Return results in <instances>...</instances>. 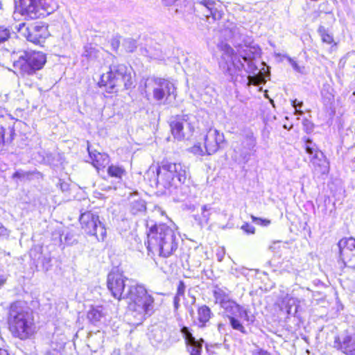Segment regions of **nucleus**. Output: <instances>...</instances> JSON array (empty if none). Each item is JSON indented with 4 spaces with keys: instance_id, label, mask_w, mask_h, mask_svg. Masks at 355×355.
<instances>
[{
    "instance_id": "52",
    "label": "nucleus",
    "mask_w": 355,
    "mask_h": 355,
    "mask_svg": "<svg viewBox=\"0 0 355 355\" xmlns=\"http://www.w3.org/2000/svg\"><path fill=\"white\" fill-rule=\"evenodd\" d=\"M6 275L3 272H0V288L6 284Z\"/></svg>"
},
{
    "instance_id": "53",
    "label": "nucleus",
    "mask_w": 355,
    "mask_h": 355,
    "mask_svg": "<svg viewBox=\"0 0 355 355\" xmlns=\"http://www.w3.org/2000/svg\"><path fill=\"white\" fill-rule=\"evenodd\" d=\"M303 125L306 127L307 129L312 130L313 128V123L308 119L303 120Z\"/></svg>"
},
{
    "instance_id": "26",
    "label": "nucleus",
    "mask_w": 355,
    "mask_h": 355,
    "mask_svg": "<svg viewBox=\"0 0 355 355\" xmlns=\"http://www.w3.org/2000/svg\"><path fill=\"white\" fill-rule=\"evenodd\" d=\"M129 209L132 215L141 216L146 211V201L140 198L132 199L130 202Z\"/></svg>"
},
{
    "instance_id": "30",
    "label": "nucleus",
    "mask_w": 355,
    "mask_h": 355,
    "mask_svg": "<svg viewBox=\"0 0 355 355\" xmlns=\"http://www.w3.org/2000/svg\"><path fill=\"white\" fill-rule=\"evenodd\" d=\"M241 26H237L233 23H229L223 30L224 34L227 39H233L239 37L242 35Z\"/></svg>"
},
{
    "instance_id": "55",
    "label": "nucleus",
    "mask_w": 355,
    "mask_h": 355,
    "mask_svg": "<svg viewBox=\"0 0 355 355\" xmlns=\"http://www.w3.org/2000/svg\"><path fill=\"white\" fill-rule=\"evenodd\" d=\"M44 355H59V352L58 350L53 349H49V350H47L46 352H45V354Z\"/></svg>"
},
{
    "instance_id": "12",
    "label": "nucleus",
    "mask_w": 355,
    "mask_h": 355,
    "mask_svg": "<svg viewBox=\"0 0 355 355\" xmlns=\"http://www.w3.org/2000/svg\"><path fill=\"white\" fill-rule=\"evenodd\" d=\"M304 149L309 155L314 175L318 177L327 175L329 171V163L324 153L310 138L304 137Z\"/></svg>"
},
{
    "instance_id": "5",
    "label": "nucleus",
    "mask_w": 355,
    "mask_h": 355,
    "mask_svg": "<svg viewBox=\"0 0 355 355\" xmlns=\"http://www.w3.org/2000/svg\"><path fill=\"white\" fill-rule=\"evenodd\" d=\"M126 297L130 301V311L137 323H141L155 312V298L144 284L137 282L135 286L131 287Z\"/></svg>"
},
{
    "instance_id": "58",
    "label": "nucleus",
    "mask_w": 355,
    "mask_h": 355,
    "mask_svg": "<svg viewBox=\"0 0 355 355\" xmlns=\"http://www.w3.org/2000/svg\"><path fill=\"white\" fill-rule=\"evenodd\" d=\"M233 227V225L228 223L227 225L222 227V229L225 230L226 228L231 229Z\"/></svg>"
},
{
    "instance_id": "20",
    "label": "nucleus",
    "mask_w": 355,
    "mask_h": 355,
    "mask_svg": "<svg viewBox=\"0 0 355 355\" xmlns=\"http://www.w3.org/2000/svg\"><path fill=\"white\" fill-rule=\"evenodd\" d=\"M147 336L153 345L161 343L167 336V334L161 325L153 324L148 327Z\"/></svg>"
},
{
    "instance_id": "17",
    "label": "nucleus",
    "mask_w": 355,
    "mask_h": 355,
    "mask_svg": "<svg viewBox=\"0 0 355 355\" xmlns=\"http://www.w3.org/2000/svg\"><path fill=\"white\" fill-rule=\"evenodd\" d=\"M224 141L225 137L223 133L216 129L210 128L205 136V153L207 155L215 153Z\"/></svg>"
},
{
    "instance_id": "47",
    "label": "nucleus",
    "mask_w": 355,
    "mask_h": 355,
    "mask_svg": "<svg viewBox=\"0 0 355 355\" xmlns=\"http://www.w3.org/2000/svg\"><path fill=\"white\" fill-rule=\"evenodd\" d=\"M192 153L198 155H204L205 154L200 144H196L192 147Z\"/></svg>"
},
{
    "instance_id": "7",
    "label": "nucleus",
    "mask_w": 355,
    "mask_h": 355,
    "mask_svg": "<svg viewBox=\"0 0 355 355\" xmlns=\"http://www.w3.org/2000/svg\"><path fill=\"white\" fill-rule=\"evenodd\" d=\"M13 67L19 71L22 76H31L42 69L46 62L44 53L35 51H22L13 53Z\"/></svg>"
},
{
    "instance_id": "41",
    "label": "nucleus",
    "mask_w": 355,
    "mask_h": 355,
    "mask_svg": "<svg viewBox=\"0 0 355 355\" xmlns=\"http://www.w3.org/2000/svg\"><path fill=\"white\" fill-rule=\"evenodd\" d=\"M186 290V285L182 280L179 281L175 295L184 297Z\"/></svg>"
},
{
    "instance_id": "16",
    "label": "nucleus",
    "mask_w": 355,
    "mask_h": 355,
    "mask_svg": "<svg viewBox=\"0 0 355 355\" xmlns=\"http://www.w3.org/2000/svg\"><path fill=\"white\" fill-rule=\"evenodd\" d=\"M180 332L185 340L189 355H202L204 340L202 338L196 339L193 336L191 329L188 327H182L180 329Z\"/></svg>"
},
{
    "instance_id": "48",
    "label": "nucleus",
    "mask_w": 355,
    "mask_h": 355,
    "mask_svg": "<svg viewBox=\"0 0 355 355\" xmlns=\"http://www.w3.org/2000/svg\"><path fill=\"white\" fill-rule=\"evenodd\" d=\"M5 128L0 126V148H2L5 143Z\"/></svg>"
},
{
    "instance_id": "51",
    "label": "nucleus",
    "mask_w": 355,
    "mask_h": 355,
    "mask_svg": "<svg viewBox=\"0 0 355 355\" xmlns=\"http://www.w3.org/2000/svg\"><path fill=\"white\" fill-rule=\"evenodd\" d=\"M181 297L175 295L173 297V306L175 310H178L180 307Z\"/></svg>"
},
{
    "instance_id": "50",
    "label": "nucleus",
    "mask_w": 355,
    "mask_h": 355,
    "mask_svg": "<svg viewBox=\"0 0 355 355\" xmlns=\"http://www.w3.org/2000/svg\"><path fill=\"white\" fill-rule=\"evenodd\" d=\"M252 355H270L266 350L263 349H257L252 351Z\"/></svg>"
},
{
    "instance_id": "11",
    "label": "nucleus",
    "mask_w": 355,
    "mask_h": 355,
    "mask_svg": "<svg viewBox=\"0 0 355 355\" xmlns=\"http://www.w3.org/2000/svg\"><path fill=\"white\" fill-rule=\"evenodd\" d=\"M137 282L130 279L123 275L117 272H110L107 277V286L112 295L119 300H127L132 286H135Z\"/></svg>"
},
{
    "instance_id": "64",
    "label": "nucleus",
    "mask_w": 355,
    "mask_h": 355,
    "mask_svg": "<svg viewBox=\"0 0 355 355\" xmlns=\"http://www.w3.org/2000/svg\"><path fill=\"white\" fill-rule=\"evenodd\" d=\"M272 270L273 272H276L277 270L276 268H272Z\"/></svg>"
},
{
    "instance_id": "39",
    "label": "nucleus",
    "mask_w": 355,
    "mask_h": 355,
    "mask_svg": "<svg viewBox=\"0 0 355 355\" xmlns=\"http://www.w3.org/2000/svg\"><path fill=\"white\" fill-rule=\"evenodd\" d=\"M292 106L295 108V114L296 115H302L304 114L303 111L300 110V108L303 105L302 101H299L297 99H294L291 102Z\"/></svg>"
},
{
    "instance_id": "14",
    "label": "nucleus",
    "mask_w": 355,
    "mask_h": 355,
    "mask_svg": "<svg viewBox=\"0 0 355 355\" xmlns=\"http://www.w3.org/2000/svg\"><path fill=\"white\" fill-rule=\"evenodd\" d=\"M196 9L202 12L209 23L221 19L223 12L219 1L214 0H202L196 3Z\"/></svg>"
},
{
    "instance_id": "45",
    "label": "nucleus",
    "mask_w": 355,
    "mask_h": 355,
    "mask_svg": "<svg viewBox=\"0 0 355 355\" xmlns=\"http://www.w3.org/2000/svg\"><path fill=\"white\" fill-rule=\"evenodd\" d=\"M64 241L67 245H73L75 243H77L76 239L73 238V234L71 232H68L64 236Z\"/></svg>"
},
{
    "instance_id": "6",
    "label": "nucleus",
    "mask_w": 355,
    "mask_h": 355,
    "mask_svg": "<svg viewBox=\"0 0 355 355\" xmlns=\"http://www.w3.org/2000/svg\"><path fill=\"white\" fill-rule=\"evenodd\" d=\"M133 82L130 70L123 64H112L110 70L101 76L98 85L100 87H105L108 93L116 92L120 87L129 89Z\"/></svg>"
},
{
    "instance_id": "46",
    "label": "nucleus",
    "mask_w": 355,
    "mask_h": 355,
    "mask_svg": "<svg viewBox=\"0 0 355 355\" xmlns=\"http://www.w3.org/2000/svg\"><path fill=\"white\" fill-rule=\"evenodd\" d=\"M51 258L50 257L43 256L42 257L41 262L42 263L43 268L46 270H48L49 267L51 266Z\"/></svg>"
},
{
    "instance_id": "24",
    "label": "nucleus",
    "mask_w": 355,
    "mask_h": 355,
    "mask_svg": "<svg viewBox=\"0 0 355 355\" xmlns=\"http://www.w3.org/2000/svg\"><path fill=\"white\" fill-rule=\"evenodd\" d=\"M340 255L347 257L350 252H355V239L353 237L340 239L336 245Z\"/></svg>"
},
{
    "instance_id": "61",
    "label": "nucleus",
    "mask_w": 355,
    "mask_h": 355,
    "mask_svg": "<svg viewBox=\"0 0 355 355\" xmlns=\"http://www.w3.org/2000/svg\"><path fill=\"white\" fill-rule=\"evenodd\" d=\"M354 98H355V91L352 93V94L351 96V98H352L353 101H355Z\"/></svg>"
},
{
    "instance_id": "34",
    "label": "nucleus",
    "mask_w": 355,
    "mask_h": 355,
    "mask_svg": "<svg viewBox=\"0 0 355 355\" xmlns=\"http://www.w3.org/2000/svg\"><path fill=\"white\" fill-rule=\"evenodd\" d=\"M318 33L320 34L322 41L324 43H327L328 44H331L334 42V37L331 35H330L326 28L323 26H320L318 30Z\"/></svg>"
},
{
    "instance_id": "21",
    "label": "nucleus",
    "mask_w": 355,
    "mask_h": 355,
    "mask_svg": "<svg viewBox=\"0 0 355 355\" xmlns=\"http://www.w3.org/2000/svg\"><path fill=\"white\" fill-rule=\"evenodd\" d=\"M87 150L92 164L97 170L105 167L109 164L110 158L107 154L98 152L96 150H92L89 146H87Z\"/></svg>"
},
{
    "instance_id": "25",
    "label": "nucleus",
    "mask_w": 355,
    "mask_h": 355,
    "mask_svg": "<svg viewBox=\"0 0 355 355\" xmlns=\"http://www.w3.org/2000/svg\"><path fill=\"white\" fill-rule=\"evenodd\" d=\"M211 207L210 205H204L201 207L200 215L196 214L193 216L195 221L200 227V228L204 227L209 223L211 216Z\"/></svg>"
},
{
    "instance_id": "33",
    "label": "nucleus",
    "mask_w": 355,
    "mask_h": 355,
    "mask_svg": "<svg viewBox=\"0 0 355 355\" xmlns=\"http://www.w3.org/2000/svg\"><path fill=\"white\" fill-rule=\"evenodd\" d=\"M347 254V257L339 254V259L342 261L345 267L355 270V252H350Z\"/></svg>"
},
{
    "instance_id": "28",
    "label": "nucleus",
    "mask_w": 355,
    "mask_h": 355,
    "mask_svg": "<svg viewBox=\"0 0 355 355\" xmlns=\"http://www.w3.org/2000/svg\"><path fill=\"white\" fill-rule=\"evenodd\" d=\"M187 137L191 136L195 129V117L191 114L179 115Z\"/></svg>"
},
{
    "instance_id": "3",
    "label": "nucleus",
    "mask_w": 355,
    "mask_h": 355,
    "mask_svg": "<svg viewBox=\"0 0 355 355\" xmlns=\"http://www.w3.org/2000/svg\"><path fill=\"white\" fill-rule=\"evenodd\" d=\"M148 231V252L158 254L163 257H168L178 249L179 235L175 225L169 221L166 223H146Z\"/></svg>"
},
{
    "instance_id": "35",
    "label": "nucleus",
    "mask_w": 355,
    "mask_h": 355,
    "mask_svg": "<svg viewBox=\"0 0 355 355\" xmlns=\"http://www.w3.org/2000/svg\"><path fill=\"white\" fill-rule=\"evenodd\" d=\"M122 46L126 52L132 53L137 49V41L132 38H126L123 40Z\"/></svg>"
},
{
    "instance_id": "32",
    "label": "nucleus",
    "mask_w": 355,
    "mask_h": 355,
    "mask_svg": "<svg viewBox=\"0 0 355 355\" xmlns=\"http://www.w3.org/2000/svg\"><path fill=\"white\" fill-rule=\"evenodd\" d=\"M107 174L112 178H114L119 180L125 174V170L120 166L111 164L107 168Z\"/></svg>"
},
{
    "instance_id": "8",
    "label": "nucleus",
    "mask_w": 355,
    "mask_h": 355,
    "mask_svg": "<svg viewBox=\"0 0 355 355\" xmlns=\"http://www.w3.org/2000/svg\"><path fill=\"white\" fill-rule=\"evenodd\" d=\"M145 88L146 92L152 90L153 98L157 102L165 98L164 104L171 105L175 101L176 88L168 80L157 77L148 78L145 82Z\"/></svg>"
},
{
    "instance_id": "18",
    "label": "nucleus",
    "mask_w": 355,
    "mask_h": 355,
    "mask_svg": "<svg viewBox=\"0 0 355 355\" xmlns=\"http://www.w3.org/2000/svg\"><path fill=\"white\" fill-rule=\"evenodd\" d=\"M15 5L21 15L32 19L37 18L41 15L40 9L42 7V0H18L15 1Z\"/></svg>"
},
{
    "instance_id": "2",
    "label": "nucleus",
    "mask_w": 355,
    "mask_h": 355,
    "mask_svg": "<svg viewBox=\"0 0 355 355\" xmlns=\"http://www.w3.org/2000/svg\"><path fill=\"white\" fill-rule=\"evenodd\" d=\"M156 173L151 186L155 184L158 192L171 196L175 201L180 202L187 199L191 193L190 180L187 168L180 163L162 161L155 167H150L148 173Z\"/></svg>"
},
{
    "instance_id": "54",
    "label": "nucleus",
    "mask_w": 355,
    "mask_h": 355,
    "mask_svg": "<svg viewBox=\"0 0 355 355\" xmlns=\"http://www.w3.org/2000/svg\"><path fill=\"white\" fill-rule=\"evenodd\" d=\"M224 255H225V251L223 250H222L220 252H218L216 253V257H217V260L218 261H222L223 258H224Z\"/></svg>"
},
{
    "instance_id": "49",
    "label": "nucleus",
    "mask_w": 355,
    "mask_h": 355,
    "mask_svg": "<svg viewBox=\"0 0 355 355\" xmlns=\"http://www.w3.org/2000/svg\"><path fill=\"white\" fill-rule=\"evenodd\" d=\"M120 45V41L117 37H114L111 40V46L113 50L116 51Z\"/></svg>"
},
{
    "instance_id": "56",
    "label": "nucleus",
    "mask_w": 355,
    "mask_h": 355,
    "mask_svg": "<svg viewBox=\"0 0 355 355\" xmlns=\"http://www.w3.org/2000/svg\"><path fill=\"white\" fill-rule=\"evenodd\" d=\"M225 324L223 323H219L218 324V330L220 333H223L225 331Z\"/></svg>"
},
{
    "instance_id": "13",
    "label": "nucleus",
    "mask_w": 355,
    "mask_h": 355,
    "mask_svg": "<svg viewBox=\"0 0 355 355\" xmlns=\"http://www.w3.org/2000/svg\"><path fill=\"white\" fill-rule=\"evenodd\" d=\"M257 138L253 132L250 130H245L242 135L241 141L236 142L234 146V152L238 156V160L244 164H247L257 151Z\"/></svg>"
},
{
    "instance_id": "43",
    "label": "nucleus",
    "mask_w": 355,
    "mask_h": 355,
    "mask_svg": "<svg viewBox=\"0 0 355 355\" xmlns=\"http://www.w3.org/2000/svg\"><path fill=\"white\" fill-rule=\"evenodd\" d=\"M30 175L29 172H26L22 170H18L15 171L12 175V178L13 179L18 178V179H24V178H28Z\"/></svg>"
},
{
    "instance_id": "27",
    "label": "nucleus",
    "mask_w": 355,
    "mask_h": 355,
    "mask_svg": "<svg viewBox=\"0 0 355 355\" xmlns=\"http://www.w3.org/2000/svg\"><path fill=\"white\" fill-rule=\"evenodd\" d=\"M213 295L215 298V303L218 304L222 309L232 300L230 294L218 286H216L214 290Z\"/></svg>"
},
{
    "instance_id": "44",
    "label": "nucleus",
    "mask_w": 355,
    "mask_h": 355,
    "mask_svg": "<svg viewBox=\"0 0 355 355\" xmlns=\"http://www.w3.org/2000/svg\"><path fill=\"white\" fill-rule=\"evenodd\" d=\"M10 235V230H8L3 225L0 223V239H8Z\"/></svg>"
},
{
    "instance_id": "38",
    "label": "nucleus",
    "mask_w": 355,
    "mask_h": 355,
    "mask_svg": "<svg viewBox=\"0 0 355 355\" xmlns=\"http://www.w3.org/2000/svg\"><path fill=\"white\" fill-rule=\"evenodd\" d=\"M10 36V29L4 26H0V44L6 41Z\"/></svg>"
},
{
    "instance_id": "9",
    "label": "nucleus",
    "mask_w": 355,
    "mask_h": 355,
    "mask_svg": "<svg viewBox=\"0 0 355 355\" xmlns=\"http://www.w3.org/2000/svg\"><path fill=\"white\" fill-rule=\"evenodd\" d=\"M223 309L227 315L231 327L243 334H247L248 331L242 322L239 320V318H243L248 324H252L255 320V317L253 315H250V309L237 304L233 300L227 304Z\"/></svg>"
},
{
    "instance_id": "59",
    "label": "nucleus",
    "mask_w": 355,
    "mask_h": 355,
    "mask_svg": "<svg viewBox=\"0 0 355 355\" xmlns=\"http://www.w3.org/2000/svg\"><path fill=\"white\" fill-rule=\"evenodd\" d=\"M157 211L159 213H160V214H161V215H164V214H165V212H164L163 210H162V209H161V208H159V207L157 209Z\"/></svg>"
},
{
    "instance_id": "42",
    "label": "nucleus",
    "mask_w": 355,
    "mask_h": 355,
    "mask_svg": "<svg viewBox=\"0 0 355 355\" xmlns=\"http://www.w3.org/2000/svg\"><path fill=\"white\" fill-rule=\"evenodd\" d=\"M241 229L247 234H254L255 233L254 227L248 223H244Z\"/></svg>"
},
{
    "instance_id": "31",
    "label": "nucleus",
    "mask_w": 355,
    "mask_h": 355,
    "mask_svg": "<svg viewBox=\"0 0 355 355\" xmlns=\"http://www.w3.org/2000/svg\"><path fill=\"white\" fill-rule=\"evenodd\" d=\"M104 318L102 308L100 306L92 307L87 313V318L94 325H98Z\"/></svg>"
},
{
    "instance_id": "22",
    "label": "nucleus",
    "mask_w": 355,
    "mask_h": 355,
    "mask_svg": "<svg viewBox=\"0 0 355 355\" xmlns=\"http://www.w3.org/2000/svg\"><path fill=\"white\" fill-rule=\"evenodd\" d=\"M198 317L196 325L199 328H205L208 326L209 320L214 316L210 308L207 305H202L198 309Z\"/></svg>"
},
{
    "instance_id": "15",
    "label": "nucleus",
    "mask_w": 355,
    "mask_h": 355,
    "mask_svg": "<svg viewBox=\"0 0 355 355\" xmlns=\"http://www.w3.org/2000/svg\"><path fill=\"white\" fill-rule=\"evenodd\" d=\"M334 347L345 355H355V334L346 333L336 336Z\"/></svg>"
},
{
    "instance_id": "60",
    "label": "nucleus",
    "mask_w": 355,
    "mask_h": 355,
    "mask_svg": "<svg viewBox=\"0 0 355 355\" xmlns=\"http://www.w3.org/2000/svg\"><path fill=\"white\" fill-rule=\"evenodd\" d=\"M67 184H64V185L61 184V189H62V190L67 189Z\"/></svg>"
},
{
    "instance_id": "1",
    "label": "nucleus",
    "mask_w": 355,
    "mask_h": 355,
    "mask_svg": "<svg viewBox=\"0 0 355 355\" xmlns=\"http://www.w3.org/2000/svg\"><path fill=\"white\" fill-rule=\"evenodd\" d=\"M222 51L218 62L220 69L229 76L232 81L244 71L248 74V80L253 85L263 84L270 76L269 67L264 62L261 69L255 64V60L261 55V49L257 45H239L236 52L225 43L218 45Z\"/></svg>"
},
{
    "instance_id": "23",
    "label": "nucleus",
    "mask_w": 355,
    "mask_h": 355,
    "mask_svg": "<svg viewBox=\"0 0 355 355\" xmlns=\"http://www.w3.org/2000/svg\"><path fill=\"white\" fill-rule=\"evenodd\" d=\"M172 135L178 140H182L187 137L179 115L173 117L170 122Z\"/></svg>"
},
{
    "instance_id": "29",
    "label": "nucleus",
    "mask_w": 355,
    "mask_h": 355,
    "mask_svg": "<svg viewBox=\"0 0 355 355\" xmlns=\"http://www.w3.org/2000/svg\"><path fill=\"white\" fill-rule=\"evenodd\" d=\"M141 53L151 59H164V55L159 44H156L155 46H149L148 49H141Z\"/></svg>"
},
{
    "instance_id": "63",
    "label": "nucleus",
    "mask_w": 355,
    "mask_h": 355,
    "mask_svg": "<svg viewBox=\"0 0 355 355\" xmlns=\"http://www.w3.org/2000/svg\"><path fill=\"white\" fill-rule=\"evenodd\" d=\"M291 309H289L287 311V313H288V314H290V313H291Z\"/></svg>"
},
{
    "instance_id": "10",
    "label": "nucleus",
    "mask_w": 355,
    "mask_h": 355,
    "mask_svg": "<svg viewBox=\"0 0 355 355\" xmlns=\"http://www.w3.org/2000/svg\"><path fill=\"white\" fill-rule=\"evenodd\" d=\"M79 221L83 232L89 236H94L98 241H103L107 236L105 224L100 220L97 212L92 211L82 213Z\"/></svg>"
},
{
    "instance_id": "40",
    "label": "nucleus",
    "mask_w": 355,
    "mask_h": 355,
    "mask_svg": "<svg viewBox=\"0 0 355 355\" xmlns=\"http://www.w3.org/2000/svg\"><path fill=\"white\" fill-rule=\"evenodd\" d=\"M251 218L254 223L257 225H259L263 227L268 226L270 224V220L265 218H261L254 216H251Z\"/></svg>"
},
{
    "instance_id": "62",
    "label": "nucleus",
    "mask_w": 355,
    "mask_h": 355,
    "mask_svg": "<svg viewBox=\"0 0 355 355\" xmlns=\"http://www.w3.org/2000/svg\"><path fill=\"white\" fill-rule=\"evenodd\" d=\"M268 264L270 266L272 267V266H273L272 261H269L268 262Z\"/></svg>"
},
{
    "instance_id": "36",
    "label": "nucleus",
    "mask_w": 355,
    "mask_h": 355,
    "mask_svg": "<svg viewBox=\"0 0 355 355\" xmlns=\"http://www.w3.org/2000/svg\"><path fill=\"white\" fill-rule=\"evenodd\" d=\"M284 58L287 60L288 63L291 65L293 70L295 71L297 73H300L301 74H304L306 73L305 71V67L304 66H300L298 63L292 58H291L288 55H285Z\"/></svg>"
},
{
    "instance_id": "57",
    "label": "nucleus",
    "mask_w": 355,
    "mask_h": 355,
    "mask_svg": "<svg viewBox=\"0 0 355 355\" xmlns=\"http://www.w3.org/2000/svg\"><path fill=\"white\" fill-rule=\"evenodd\" d=\"M0 355H11L6 349L0 348Z\"/></svg>"
},
{
    "instance_id": "37",
    "label": "nucleus",
    "mask_w": 355,
    "mask_h": 355,
    "mask_svg": "<svg viewBox=\"0 0 355 355\" xmlns=\"http://www.w3.org/2000/svg\"><path fill=\"white\" fill-rule=\"evenodd\" d=\"M83 52V55L91 58L95 56V49L92 46L91 44H87L84 46Z\"/></svg>"
},
{
    "instance_id": "4",
    "label": "nucleus",
    "mask_w": 355,
    "mask_h": 355,
    "mask_svg": "<svg viewBox=\"0 0 355 355\" xmlns=\"http://www.w3.org/2000/svg\"><path fill=\"white\" fill-rule=\"evenodd\" d=\"M8 324L12 335L21 340L31 338L35 332L32 311L22 301H16L10 305Z\"/></svg>"
},
{
    "instance_id": "19",
    "label": "nucleus",
    "mask_w": 355,
    "mask_h": 355,
    "mask_svg": "<svg viewBox=\"0 0 355 355\" xmlns=\"http://www.w3.org/2000/svg\"><path fill=\"white\" fill-rule=\"evenodd\" d=\"M27 40L35 44H40L49 36L47 26L43 22H35L27 28Z\"/></svg>"
}]
</instances>
